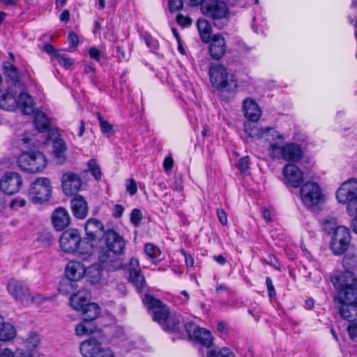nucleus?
<instances>
[{
	"instance_id": "1",
	"label": "nucleus",
	"mask_w": 357,
	"mask_h": 357,
	"mask_svg": "<svg viewBox=\"0 0 357 357\" xmlns=\"http://www.w3.org/2000/svg\"><path fill=\"white\" fill-rule=\"evenodd\" d=\"M105 241L106 248L99 251L98 259L102 266L109 271H116L122 268L123 261L122 255L126 248V241L123 236L114 230H107Z\"/></svg>"
},
{
	"instance_id": "2",
	"label": "nucleus",
	"mask_w": 357,
	"mask_h": 357,
	"mask_svg": "<svg viewBox=\"0 0 357 357\" xmlns=\"http://www.w3.org/2000/svg\"><path fill=\"white\" fill-rule=\"evenodd\" d=\"M349 284H344V288L336 289L337 293L333 301L340 316L349 321L357 317V288H354L355 279L349 278Z\"/></svg>"
},
{
	"instance_id": "3",
	"label": "nucleus",
	"mask_w": 357,
	"mask_h": 357,
	"mask_svg": "<svg viewBox=\"0 0 357 357\" xmlns=\"http://www.w3.org/2000/svg\"><path fill=\"white\" fill-rule=\"evenodd\" d=\"M143 301L152 311L153 319L164 330L170 332L178 331L181 321L179 315L172 314L165 304L151 295H146Z\"/></svg>"
},
{
	"instance_id": "4",
	"label": "nucleus",
	"mask_w": 357,
	"mask_h": 357,
	"mask_svg": "<svg viewBox=\"0 0 357 357\" xmlns=\"http://www.w3.org/2000/svg\"><path fill=\"white\" fill-rule=\"evenodd\" d=\"M275 142H270V155L272 158L276 157L277 151H280V158L286 161L297 162L302 157V150L299 145L296 144H288L282 146L283 137L279 133L277 134Z\"/></svg>"
},
{
	"instance_id": "5",
	"label": "nucleus",
	"mask_w": 357,
	"mask_h": 357,
	"mask_svg": "<svg viewBox=\"0 0 357 357\" xmlns=\"http://www.w3.org/2000/svg\"><path fill=\"white\" fill-rule=\"evenodd\" d=\"M342 265L345 270L344 273H337L331 276V280L335 289L344 288V284H349V278L355 279L354 288H357V278L353 273L357 267V257L354 255H345L342 260Z\"/></svg>"
},
{
	"instance_id": "6",
	"label": "nucleus",
	"mask_w": 357,
	"mask_h": 357,
	"mask_svg": "<svg viewBox=\"0 0 357 357\" xmlns=\"http://www.w3.org/2000/svg\"><path fill=\"white\" fill-rule=\"evenodd\" d=\"M47 164L45 155L40 151L23 152L18 159L20 169L31 173L42 172Z\"/></svg>"
},
{
	"instance_id": "7",
	"label": "nucleus",
	"mask_w": 357,
	"mask_h": 357,
	"mask_svg": "<svg viewBox=\"0 0 357 357\" xmlns=\"http://www.w3.org/2000/svg\"><path fill=\"white\" fill-rule=\"evenodd\" d=\"M209 75L211 84L218 89L232 91L237 86L234 76L231 75L229 77L226 68L221 65L211 67L209 70Z\"/></svg>"
},
{
	"instance_id": "8",
	"label": "nucleus",
	"mask_w": 357,
	"mask_h": 357,
	"mask_svg": "<svg viewBox=\"0 0 357 357\" xmlns=\"http://www.w3.org/2000/svg\"><path fill=\"white\" fill-rule=\"evenodd\" d=\"M303 204L309 208H314L324 201V195L319 185L314 182H307L300 190Z\"/></svg>"
},
{
	"instance_id": "9",
	"label": "nucleus",
	"mask_w": 357,
	"mask_h": 357,
	"mask_svg": "<svg viewBox=\"0 0 357 357\" xmlns=\"http://www.w3.org/2000/svg\"><path fill=\"white\" fill-rule=\"evenodd\" d=\"M52 192L51 181L45 177L36 178L29 189V197L35 204L49 200Z\"/></svg>"
},
{
	"instance_id": "10",
	"label": "nucleus",
	"mask_w": 357,
	"mask_h": 357,
	"mask_svg": "<svg viewBox=\"0 0 357 357\" xmlns=\"http://www.w3.org/2000/svg\"><path fill=\"white\" fill-rule=\"evenodd\" d=\"M201 10L204 15L214 20L216 26H218L216 23L217 20L225 19L229 15L227 5L220 0H210L205 2L202 5Z\"/></svg>"
},
{
	"instance_id": "11",
	"label": "nucleus",
	"mask_w": 357,
	"mask_h": 357,
	"mask_svg": "<svg viewBox=\"0 0 357 357\" xmlns=\"http://www.w3.org/2000/svg\"><path fill=\"white\" fill-rule=\"evenodd\" d=\"M350 243L349 230L344 226H339L333 234L331 248L335 255H340L347 251Z\"/></svg>"
},
{
	"instance_id": "12",
	"label": "nucleus",
	"mask_w": 357,
	"mask_h": 357,
	"mask_svg": "<svg viewBox=\"0 0 357 357\" xmlns=\"http://www.w3.org/2000/svg\"><path fill=\"white\" fill-rule=\"evenodd\" d=\"M61 250L66 253L76 251L81 243L79 232L76 229H69L61 234L59 239Z\"/></svg>"
},
{
	"instance_id": "13",
	"label": "nucleus",
	"mask_w": 357,
	"mask_h": 357,
	"mask_svg": "<svg viewBox=\"0 0 357 357\" xmlns=\"http://www.w3.org/2000/svg\"><path fill=\"white\" fill-rule=\"evenodd\" d=\"M22 184V177L16 172L6 173L0 180V188L7 195H13L17 192Z\"/></svg>"
},
{
	"instance_id": "14",
	"label": "nucleus",
	"mask_w": 357,
	"mask_h": 357,
	"mask_svg": "<svg viewBox=\"0 0 357 357\" xmlns=\"http://www.w3.org/2000/svg\"><path fill=\"white\" fill-rule=\"evenodd\" d=\"M7 289L10 295L17 301L24 305L25 301L28 300L30 290L24 282L10 279L7 284Z\"/></svg>"
},
{
	"instance_id": "15",
	"label": "nucleus",
	"mask_w": 357,
	"mask_h": 357,
	"mask_svg": "<svg viewBox=\"0 0 357 357\" xmlns=\"http://www.w3.org/2000/svg\"><path fill=\"white\" fill-rule=\"evenodd\" d=\"M284 183L289 186L297 188L303 181V174L301 170L294 164L285 165L282 170Z\"/></svg>"
},
{
	"instance_id": "16",
	"label": "nucleus",
	"mask_w": 357,
	"mask_h": 357,
	"mask_svg": "<svg viewBox=\"0 0 357 357\" xmlns=\"http://www.w3.org/2000/svg\"><path fill=\"white\" fill-rule=\"evenodd\" d=\"M61 183L63 191L67 196H72L76 194L82 185L80 177L71 172L63 174Z\"/></svg>"
},
{
	"instance_id": "17",
	"label": "nucleus",
	"mask_w": 357,
	"mask_h": 357,
	"mask_svg": "<svg viewBox=\"0 0 357 357\" xmlns=\"http://www.w3.org/2000/svg\"><path fill=\"white\" fill-rule=\"evenodd\" d=\"M257 121L248 122L244 124V131L251 138H261L272 136L273 142L278 132L271 128H262Z\"/></svg>"
},
{
	"instance_id": "18",
	"label": "nucleus",
	"mask_w": 357,
	"mask_h": 357,
	"mask_svg": "<svg viewBox=\"0 0 357 357\" xmlns=\"http://www.w3.org/2000/svg\"><path fill=\"white\" fill-rule=\"evenodd\" d=\"M357 195V181L354 178L349 179L342 183L336 192L337 201L341 204H346Z\"/></svg>"
},
{
	"instance_id": "19",
	"label": "nucleus",
	"mask_w": 357,
	"mask_h": 357,
	"mask_svg": "<svg viewBox=\"0 0 357 357\" xmlns=\"http://www.w3.org/2000/svg\"><path fill=\"white\" fill-rule=\"evenodd\" d=\"M59 133L56 130H52L48 133L50 139L53 140V153L56 162L61 165L66 160V151L67 149L64 141L58 138Z\"/></svg>"
},
{
	"instance_id": "20",
	"label": "nucleus",
	"mask_w": 357,
	"mask_h": 357,
	"mask_svg": "<svg viewBox=\"0 0 357 357\" xmlns=\"http://www.w3.org/2000/svg\"><path fill=\"white\" fill-rule=\"evenodd\" d=\"M85 231L87 238L91 241L100 240L106 233L102 223L96 218H90L86 221Z\"/></svg>"
},
{
	"instance_id": "21",
	"label": "nucleus",
	"mask_w": 357,
	"mask_h": 357,
	"mask_svg": "<svg viewBox=\"0 0 357 357\" xmlns=\"http://www.w3.org/2000/svg\"><path fill=\"white\" fill-rule=\"evenodd\" d=\"M209 53L214 60H219L226 52L227 45L224 37L219 33L213 35L210 39Z\"/></svg>"
},
{
	"instance_id": "22",
	"label": "nucleus",
	"mask_w": 357,
	"mask_h": 357,
	"mask_svg": "<svg viewBox=\"0 0 357 357\" xmlns=\"http://www.w3.org/2000/svg\"><path fill=\"white\" fill-rule=\"evenodd\" d=\"M129 279L137 291H140L144 288L146 281L144 275L141 274L139 260L132 258L129 266Z\"/></svg>"
},
{
	"instance_id": "23",
	"label": "nucleus",
	"mask_w": 357,
	"mask_h": 357,
	"mask_svg": "<svg viewBox=\"0 0 357 357\" xmlns=\"http://www.w3.org/2000/svg\"><path fill=\"white\" fill-rule=\"evenodd\" d=\"M86 273L85 266L80 261H71L66 267V275L69 280L79 281Z\"/></svg>"
},
{
	"instance_id": "24",
	"label": "nucleus",
	"mask_w": 357,
	"mask_h": 357,
	"mask_svg": "<svg viewBox=\"0 0 357 357\" xmlns=\"http://www.w3.org/2000/svg\"><path fill=\"white\" fill-rule=\"evenodd\" d=\"M52 222L56 230L61 231L70 225V217L66 209L59 207L52 214Z\"/></svg>"
},
{
	"instance_id": "25",
	"label": "nucleus",
	"mask_w": 357,
	"mask_h": 357,
	"mask_svg": "<svg viewBox=\"0 0 357 357\" xmlns=\"http://www.w3.org/2000/svg\"><path fill=\"white\" fill-rule=\"evenodd\" d=\"M15 88L10 89V86L4 91L0 92V107L8 111L15 110L17 107Z\"/></svg>"
},
{
	"instance_id": "26",
	"label": "nucleus",
	"mask_w": 357,
	"mask_h": 357,
	"mask_svg": "<svg viewBox=\"0 0 357 357\" xmlns=\"http://www.w3.org/2000/svg\"><path fill=\"white\" fill-rule=\"evenodd\" d=\"M4 68L6 74L9 77L8 86H10V89L14 87L15 93L20 92L22 90H24V85L20 80L16 67L8 63L4 66Z\"/></svg>"
},
{
	"instance_id": "27",
	"label": "nucleus",
	"mask_w": 357,
	"mask_h": 357,
	"mask_svg": "<svg viewBox=\"0 0 357 357\" xmlns=\"http://www.w3.org/2000/svg\"><path fill=\"white\" fill-rule=\"evenodd\" d=\"M73 215L79 219H84L88 214V205L83 197L76 195L70 201Z\"/></svg>"
},
{
	"instance_id": "28",
	"label": "nucleus",
	"mask_w": 357,
	"mask_h": 357,
	"mask_svg": "<svg viewBox=\"0 0 357 357\" xmlns=\"http://www.w3.org/2000/svg\"><path fill=\"white\" fill-rule=\"evenodd\" d=\"M245 116L250 121H257L261 114L257 103L252 98H248L243 101Z\"/></svg>"
},
{
	"instance_id": "29",
	"label": "nucleus",
	"mask_w": 357,
	"mask_h": 357,
	"mask_svg": "<svg viewBox=\"0 0 357 357\" xmlns=\"http://www.w3.org/2000/svg\"><path fill=\"white\" fill-rule=\"evenodd\" d=\"M100 344L93 338L85 340L80 345V352L84 357H98L101 351Z\"/></svg>"
},
{
	"instance_id": "30",
	"label": "nucleus",
	"mask_w": 357,
	"mask_h": 357,
	"mask_svg": "<svg viewBox=\"0 0 357 357\" xmlns=\"http://www.w3.org/2000/svg\"><path fill=\"white\" fill-rule=\"evenodd\" d=\"M90 299V293L89 291L83 289L74 294L70 299V304L73 309L79 311L88 305Z\"/></svg>"
},
{
	"instance_id": "31",
	"label": "nucleus",
	"mask_w": 357,
	"mask_h": 357,
	"mask_svg": "<svg viewBox=\"0 0 357 357\" xmlns=\"http://www.w3.org/2000/svg\"><path fill=\"white\" fill-rule=\"evenodd\" d=\"M19 93L17 100V107H20L22 113L24 114H31L33 112V102L32 98L26 93L22 90Z\"/></svg>"
},
{
	"instance_id": "32",
	"label": "nucleus",
	"mask_w": 357,
	"mask_h": 357,
	"mask_svg": "<svg viewBox=\"0 0 357 357\" xmlns=\"http://www.w3.org/2000/svg\"><path fill=\"white\" fill-rule=\"evenodd\" d=\"M197 26L202 40L207 43L210 41L212 27L210 23L204 18H199L197 22Z\"/></svg>"
},
{
	"instance_id": "33",
	"label": "nucleus",
	"mask_w": 357,
	"mask_h": 357,
	"mask_svg": "<svg viewBox=\"0 0 357 357\" xmlns=\"http://www.w3.org/2000/svg\"><path fill=\"white\" fill-rule=\"evenodd\" d=\"M80 311H82L83 319L91 322H93L100 314V307L94 303H89Z\"/></svg>"
},
{
	"instance_id": "34",
	"label": "nucleus",
	"mask_w": 357,
	"mask_h": 357,
	"mask_svg": "<svg viewBox=\"0 0 357 357\" xmlns=\"http://www.w3.org/2000/svg\"><path fill=\"white\" fill-rule=\"evenodd\" d=\"M97 330V327L93 322L83 319L78 324L75 328V333L77 336L89 335Z\"/></svg>"
},
{
	"instance_id": "35",
	"label": "nucleus",
	"mask_w": 357,
	"mask_h": 357,
	"mask_svg": "<svg viewBox=\"0 0 357 357\" xmlns=\"http://www.w3.org/2000/svg\"><path fill=\"white\" fill-rule=\"evenodd\" d=\"M16 335V331L13 325L6 323L3 319V324L0 327V341L6 342L13 340Z\"/></svg>"
},
{
	"instance_id": "36",
	"label": "nucleus",
	"mask_w": 357,
	"mask_h": 357,
	"mask_svg": "<svg viewBox=\"0 0 357 357\" xmlns=\"http://www.w3.org/2000/svg\"><path fill=\"white\" fill-rule=\"evenodd\" d=\"M36 128L40 132L52 130L50 129V119L47 115L42 112H37L35 114L34 120Z\"/></svg>"
},
{
	"instance_id": "37",
	"label": "nucleus",
	"mask_w": 357,
	"mask_h": 357,
	"mask_svg": "<svg viewBox=\"0 0 357 357\" xmlns=\"http://www.w3.org/2000/svg\"><path fill=\"white\" fill-rule=\"evenodd\" d=\"M207 357H236L235 354L227 347H215L207 351Z\"/></svg>"
},
{
	"instance_id": "38",
	"label": "nucleus",
	"mask_w": 357,
	"mask_h": 357,
	"mask_svg": "<svg viewBox=\"0 0 357 357\" xmlns=\"http://www.w3.org/2000/svg\"><path fill=\"white\" fill-rule=\"evenodd\" d=\"M185 329L187 332L189 337L192 340L195 338L196 335L199 334H203L208 337V334L206 332L204 328H199L197 324L193 322L186 323L185 325Z\"/></svg>"
},
{
	"instance_id": "39",
	"label": "nucleus",
	"mask_w": 357,
	"mask_h": 357,
	"mask_svg": "<svg viewBox=\"0 0 357 357\" xmlns=\"http://www.w3.org/2000/svg\"><path fill=\"white\" fill-rule=\"evenodd\" d=\"M144 252L148 257L153 261L160 260L161 252L160 249L152 243H147L144 246Z\"/></svg>"
},
{
	"instance_id": "40",
	"label": "nucleus",
	"mask_w": 357,
	"mask_h": 357,
	"mask_svg": "<svg viewBox=\"0 0 357 357\" xmlns=\"http://www.w3.org/2000/svg\"><path fill=\"white\" fill-rule=\"evenodd\" d=\"M54 59L64 68H69L74 63V60L70 58L66 53L56 52Z\"/></svg>"
},
{
	"instance_id": "41",
	"label": "nucleus",
	"mask_w": 357,
	"mask_h": 357,
	"mask_svg": "<svg viewBox=\"0 0 357 357\" xmlns=\"http://www.w3.org/2000/svg\"><path fill=\"white\" fill-rule=\"evenodd\" d=\"M85 275H86L88 280L92 284L98 283L102 278L101 271L96 266H91L88 271L86 270Z\"/></svg>"
},
{
	"instance_id": "42",
	"label": "nucleus",
	"mask_w": 357,
	"mask_h": 357,
	"mask_svg": "<svg viewBox=\"0 0 357 357\" xmlns=\"http://www.w3.org/2000/svg\"><path fill=\"white\" fill-rule=\"evenodd\" d=\"M88 171L93 176L96 180L99 181L102 176V172L99 165L95 159H91L87 164Z\"/></svg>"
},
{
	"instance_id": "43",
	"label": "nucleus",
	"mask_w": 357,
	"mask_h": 357,
	"mask_svg": "<svg viewBox=\"0 0 357 357\" xmlns=\"http://www.w3.org/2000/svg\"><path fill=\"white\" fill-rule=\"evenodd\" d=\"M206 332L208 334V337L202 333L196 335L193 340L199 342L206 347H210L213 344V338L210 331L206 330Z\"/></svg>"
},
{
	"instance_id": "44",
	"label": "nucleus",
	"mask_w": 357,
	"mask_h": 357,
	"mask_svg": "<svg viewBox=\"0 0 357 357\" xmlns=\"http://www.w3.org/2000/svg\"><path fill=\"white\" fill-rule=\"evenodd\" d=\"M26 354L22 350L17 349L13 352L10 349L5 348L0 353V357H26Z\"/></svg>"
},
{
	"instance_id": "45",
	"label": "nucleus",
	"mask_w": 357,
	"mask_h": 357,
	"mask_svg": "<svg viewBox=\"0 0 357 357\" xmlns=\"http://www.w3.org/2000/svg\"><path fill=\"white\" fill-rule=\"evenodd\" d=\"M98 121L101 131L108 137L113 133V126L108 121L103 119L100 114H98Z\"/></svg>"
},
{
	"instance_id": "46",
	"label": "nucleus",
	"mask_w": 357,
	"mask_h": 357,
	"mask_svg": "<svg viewBox=\"0 0 357 357\" xmlns=\"http://www.w3.org/2000/svg\"><path fill=\"white\" fill-rule=\"evenodd\" d=\"M47 298L42 296L40 294L32 295L30 292L28 296V300L25 301L24 305L36 304L40 305L43 303Z\"/></svg>"
},
{
	"instance_id": "47",
	"label": "nucleus",
	"mask_w": 357,
	"mask_h": 357,
	"mask_svg": "<svg viewBox=\"0 0 357 357\" xmlns=\"http://www.w3.org/2000/svg\"><path fill=\"white\" fill-rule=\"evenodd\" d=\"M337 225V222L335 218L326 219L324 222V229L329 234H334L335 229L339 227Z\"/></svg>"
},
{
	"instance_id": "48",
	"label": "nucleus",
	"mask_w": 357,
	"mask_h": 357,
	"mask_svg": "<svg viewBox=\"0 0 357 357\" xmlns=\"http://www.w3.org/2000/svg\"><path fill=\"white\" fill-rule=\"evenodd\" d=\"M142 219V214L141 211L137 208L132 210L130 214V222L132 224H133L135 227H137L139 226Z\"/></svg>"
},
{
	"instance_id": "49",
	"label": "nucleus",
	"mask_w": 357,
	"mask_h": 357,
	"mask_svg": "<svg viewBox=\"0 0 357 357\" xmlns=\"http://www.w3.org/2000/svg\"><path fill=\"white\" fill-rule=\"evenodd\" d=\"M112 339L113 341L114 340H119L121 341L126 340V335L123 328L120 326H116L114 329Z\"/></svg>"
},
{
	"instance_id": "50",
	"label": "nucleus",
	"mask_w": 357,
	"mask_h": 357,
	"mask_svg": "<svg viewBox=\"0 0 357 357\" xmlns=\"http://www.w3.org/2000/svg\"><path fill=\"white\" fill-rule=\"evenodd\" d=\"M169 7L172 13L179 11L183 7V0H169Z\"/></svg>"
},
{
	"instance_id": "51",
	"label": "nucleus",
	"mask_w": 357,
	"mask_h": 357,
	"mask_svg": "<svg viewBox=\"0 0 357 357\" xmlns=\"http://www.w3.org/2000/svg\"><path fill=\"white\" fill-rule=\"evenodd\" d=\"M346 204H347V211L351 215L357 213V195Z\"/></svg>"
},
{
	"instance_id": "52",
	"label": "nucleus",
	"mask_w": 357,
	"mask_h": 357,
	"mask_svg": "<svg viewBox=\"0 0 357 357\" xmlns=\"http://www.w3.org/2000/svg\"><path fill=\"white\" fill-rule=\"evenodd\" d=\"M176 22L182 26H188L191 25L192 20L189 17H185L182 14H178L176 16Z\"/></svg>"
},
{
	"instance_id": "53",
	"label": "nucleus",
	"mask_w": 357,
	"mask_h": 357,
	"mask_svg": "<svg viewBox=\"0 0 357 357\" xmlns=\"http://www.w3.org/2000/svg\"><path fill=\"white\" fill-rule=\"evenodd\" d=\"M237 166H238V168L241 172L246 171L249 168V166H250V158H249V157L245 156V157H243V158H241L238 160Z\"/></svg>"
},
{
	"instance_id": "54",
	"label": "nucleus",
	"mask_w": 357,
	"mask_h": 357,
	"mask_svg": "<svg viewBox=\"0 0 357 357\" xmlns=\"http://www.w3.org/2000/svg\"><path fill=\"white\" fill-rule=\"evenodd\" d=\"M26 201L22 198H16L11 201L10 207L13 209L17 210L19 208L24 206Z\"/></svg>"
},
{
	"instance_id": "55",
	"label": "nucleus",
	"mask_w": 357,
	"mask_h": 357,
	"mask_svg": "<svg viewBox=\"0 0 357 357\" xmlns=\"http://www.w3.org/2000/svg\"><path fill=\"white\" fill-rule=\"evenodd\" d=\"M126 188H127V191L131 195H135L137 191V186L136 182L132 178L128 180L127 183H126Z\"/></svg>"
},
{
	"instance_id": "56",
	"label": "nucleus",
	"mask_w": 357,
	"mask_h": 357,
	"mask_svg": "<svg viewBox=\"0 0 357 357\" xmlns=\"http://www.w3.org/2000/svg\"><path fill=\"white\" fill-rule=\"evenodd\" d=\"M266 284L268 289V296L271 298L276 296L275 289L273 284L272 280L270 278H266Z\"/></svg>"
},
{
	"instance_id": "57",
	"label": "nucleus",
	"mask_w": 357,
	"mask_h": 357,
	"mask_svg": "<svg viewBox=\"0 0 357 357\" xmlns=\"http://www.w3.org/2000/svg\"><path fill=\"white\" fill-rule=\"evenodd\" d=\"M217 215L219 219L220 222L222 225H226L227 224V213L222 208L217 209Z\"/></svg>"
},
{
	"instance_id": "58",
	"label": "nucleus",
	"mask_w": 357,
	"mask_h": 357,
	"mask_svg": "<svg viewBox=\"0 0 357 357\" xmlns=\"http://www.w3.org/2000/svg\"><path fill=\"white\" fill-rule=\"evenodd\" d=\"M28 344L30 347L36 348L40 343V338L37 334H32L27 340Z\"/></svg>"
},
{
	"instance_id": "59",
	"label": "nucleus",
	"mask_w": 357,
	"mask_h": 357,
	"mask_svg": "<svg viewBox=\"0 0 357 357\" xmlns=\"http://www.w3.org/2000/svg\"><path fill=\"white\" fill-rule=\"evenodd\" d=\"M174 160L171 156L167 157L163 162L164 169L166 172H169L173 167Z\"/></svg>"
},
{
	"instance_id": "60",
	"label": "nucleus",
	"mask_w": 357,
	"mask_h": 357,
	"mask_svg": "<svg viewBox=\"0 0 357 357\" xmlns=\"http://www.w3.org/2000/svg\"><path fill=\"white\" fill-rule=\"evenodd\" d=\"M265 261L267 264L275 267V268H280V264H278L277 259L274 256L269 255L268 257V259H266Z\"/></svg>"
},
{
	"instance_id": "61",
	"label": "nucleus",
	"mask_w": 357,
	"mask_h": 357,
	"mask_svg": "<svg viewBox=\"0 0 357 357\" xmlns=\"http://www.w3.org/2000/svg\"><path fill=\"white\" fill-rule=\"evenodd\" d=\"M89 54L91 59H95L97 61L100 59V51L95 47H91L89 50Z\"/></svg>"
},
{
	"instance_id": "62",
	"label": "nucleus",
	"mask_w": 357,
	"mask_h": 357,
	"mask_svg": "<svg viewBox=\"0 0 357 357\" xmlns=\"http://www.w3.org/2000/svg\"><path fill=\"white\" fill-rule=\"evenodd\" d=\"M348 333L351 339L354 340L357 335V328L354 325H349L347 328Z\"/></svg>"
},
{
	"instance_id": "63",
	"label": "nucleus",
	"mask_w": 357,
	"mask_h": 357,
	"mask_svg": "<svg viewBox=\"0 0 357 357\" xmlns=\"http://www.w3.org/2000/svg\"><path fill=\"white\" fill-rule=\"evenodd\" d=\"M173 188L178 191L181 192L183 190V181L181 178H176L175 181L174 183Z\"/></svg>"
},
{
	"instance_id": "64",
	"label": "nucleus",
	"mask_w": 357,
	"mask_h": 357,
	"mask_svg": "<svg viewBox=\"0 0 357 357\" xmlns=\"http://www.w3.org/2000/svg\"><path fill=\"white\" fill-rule=\"evenodd\" d=\"M68 40L73 46H77L79 43L78 36L73 32L69 34Z\"/></svg>"
}]
</instances>
